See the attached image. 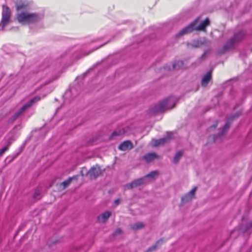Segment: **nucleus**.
I'll return each instance as SVG.
<instances>
[{"instance_id":"27","label":"nucleus","mask_w":252,"mask_h":252,"mask_svg":"<svg viewBox=\"0 0 252 252\" xmlns=\"http://www.w3.org/2000/svg\"><path fill=\"white\" fill-rule=\"evenodd\" d=\"M217 126V123H216V124H214L213 125H212L211 127H210L207 130L208 131H210L212 129V130H214L216 127Z\"/></svg>"},{"instance_id":"20","label":"nucleus","mask_w":252,"mask_h":252,"mask_svg":"<svg viewBox=\"0 0 252 252\" xmlns=\"http://www.w3.org/2000/svg\"><path fill=\"white\" fill-rule=\"evenodd\" d=\"M182 155L183 152L182 151H178V152H177L173 160V163L175 164L177 163L179 161L180 158L182 156Z\"/></svg>"},{"instance_id":"22","label":"nucleus","mask_w":252,"mask_h":252,"mask_svg":"<svg viewBox=\"0 0 252 252\" xmlns=\"http://www.w3.org/2000/svg\"><path fill=\"white\" fill-rule=\"evenodd\" d=\"M143 226L144 225L142 222H137L132 225L131 227L133 229L137 230L142 228Z\"/></svg>"},{"instance_id":"7","label":"nucleus","mask_w":252,"mask_h":252,"mask_svg":"<svg viewBox=\"0 0 252 252\" xmlns=\"http://www.w3.org/2000/svg\"><path fill=\"white\" fill-rule=\"evenodd\" d=\"M11 11L10 8L7 6H3L2 18L0 23V27L1 28L2 30H4L5 26L9 23Z\"/></svg>"},{"instance_id":"16","label":"nucleus","mask_w":252,"mask_h":252,"mask_svg":"<svg viewBox=\"0 0 252 252\" xmlns=\"http://www.w3.org/2000/svg\"><path fill=\"white\" fill-rule=\"evenodd\" d=\"M158 156L154 153H150L146 154L144 157L143 158L147 162H150L156 158H158Z\"/></svg>"},{"instance_id":"31","label":"nucleus","mask_w":252,"mask_h":252,"mask_svg":"<svg viewBox=\"0 0 252 252\" xmlns=\"http://www.w3.org/2000/svg\"><path fill=\"white\" fill-rule=\"evenodd\" d=\"M207 53V51L203 53V54L201 56V59H203V58H205V57L206 56V55Z\"/></svg>"},{"instance_id":"30","label":"nucleus","mask_w":252,"mask_h":252,"mask_svg":"<svg viewBox=\"0 0 252 252\" xmlns=\"http://www.w3.org/2000/svg\"><path fill=\"white\" fill-rule=\"evenodd\" d=\"M70 91H68V92H66L65 94V95H64V96L65 97H67L70 94Z\"/></svg>"},{"instance_id":"28","label":"nucleus","mask_w":252,"mask_h":252,"mask_svg":"<svg viewBox=\"0 0 252 252\" xmlns=\"http://www.w3.org/2000/svg\"><path fill=\"white\" fill-rule=\"evenodd\" d=\"M251 228H252V221L249 222L247 225L246 230H248Z\"/></svg>"},{"instance_id":"15","label":"nucleus","mask_w":252,"mask_h":252,"mask_svg":"<svg viewBox=\"0 0 252 252\" xmlns=\"http://www.w3.org/2000/svg\"><path fill=\"white\" fill-rule=\"evenodd\" d=\"M212 78L211 71L208 72L202 78L201 80V85L203 87H206L209 83Z\"/></svg>"},{"instance_id":"6","label":"nucleus","mask_w":252,"mask_h":252,"mask_svg":"<svg viewBox=\"0 0 252 252\" xmlns=\"http://www.w3.org/2000/svg\"><path fill=\"white\" fill-rule=\"evenodd\" d=\"M40 99L39 96H35L31 99L27 103L24 104L12 117V121H15L22 114H23L27 109L30 108L33 103L39 100Z\"/></svg>"},{"instance_id":"21","label":"nucleus","mask_w":252,"mask_h":252,"mask_svg":"<svg viewBox=\"0 0 252 252\" xmlns=\"http://www.w3.org/2000/svg\"><path fill=\"white\" fill-rule=\"evenodd\" d=\"M205 39H199L197 40H194L192 42V46L194 47H198L204 44Z\"/></svg>"},{"instance_id":"23","label":"nucleus","mask_w":252,"mask_h":252,"mask_svg":"<svg viewBox=\"0 0 252 252\" xmlns=\"http://www.w3.org/2000/svg\"><path fill=\"white\" fill-rule=\"evenodd\" d=\"M162 242V240H160L157 241V243L154 245H153L149 249L148 251L151 252L154 250L158 245L161 244Z\"/></svg>"},{"instance_id":"19","label":"nucleus","mask_w":252,"mask_h":252,"mask_svg":"<svg viewBox=\"0 0 252 252\" xmlns=\"http://www.w3.org/2000/svg\"><path fill=\"white\" fill-rule=\"evenodd\" d=\"M77 176H74L72 177H70L67 180H65L62 182V185L63 187L64 188H65L69 185V184L71 183L73 179H77Z\"/></svg>"},{"instance_id":"12","label":"nucleus","mask_w":252,"mask_h":252,"mask_svg":"<svg viewBox=\"0 0 252 252\" xmlns=\"http://www.w3.org/2000/svg\"><path fill=\"white\" fill-rule=\"evenodd\" d=\"M196 190V188L192 189L188 193L182 197V201L183 203L187 202L190 201L193 198L194 193Z\"/></svg>"},{"instance_id":"25","label":"nucleus","mask_w":252,"mask_h":252,"mask_svg":"<svg viewBox=\"0 0 252 252\" xmlns=\"http://www.w3.org/2000/svg\"><path fill=\"white\" fill-rule=\"evenodd\" d=\"M8 145H7L0 150V156H1L8 149Z\"/></svg>"},{"instance_id":"11","label":"nucleus","mask_w":252,"mask_h":252,"mask_svg":"<svg viewBox=\"0 0 252 252\" xmlns=\"http://www.w3.org/2000/svg\"><path fill=\"white\" fill-rule=\"evenodd\" d=\"M231 121H232V120H230L229 119L227 120V121L225 123L224 126L222 127V128L220 130V131L219 132V133L217 135L214 136V141H215L217 139L218 137H221L226 132V131L228 129V128L230 126V123H231Z\"/></svg>"},{"instance_id":"14","label":"nucleus","mask_w":252,"mask_h":252,"mask_svg":"<svg viewBox=\"0 0 252 252\" xmlns=\"http://www.w3.org/2000/svg\"><path fill=\"white\" fill-rule=\"evenodd\" d=\"M132 144L129 141H126L122 143L119 146V149L122 151H126L132 149Z\"/></svg>"},{"instance_id":"24","label":"nucleus","mask_w":252,"mask_h":252,"mask_svg":"<svg viewBox=\"0 0 252 252\" xmlns=\"http://www.w3.org/2000/svg\"><path fill=\"white\" fill-rule=\"evenodd\" d=\"M39 195H40V191L38 189H37L34 191V193L33 195V197L34 199H38L39 198Z\"/></svg>"},{"instance_id":"29","label":"nucleus","mask_w":252,"mask_h":252,"mask_svg":"<svg viewBox=\"0 0 252 252\" xmlns=\"http://www.w3.org/2000/svg\"><path fill=\"white\" fill-rule=\"evenodd\" d=\"M120 200L119 199H116L115 200L114 203L116 205H118L120 203Z\"/></svg>"},{"instance_id":"26","label":"nucleus","mask_w":252,"mask_h":252,"mask_svg":"<svg viewBox=\"0 0 252 252\" xmlns=\"http://www.w3.org/2000/svg\"><path fill=\"white\" fill-rule=\"evenodd\" d=\"M122 233V230L120 228H117L113 234L114 236H115L118 234H120Z\"/></svg>"},{"instance_id":"8","label":"nucleus","mask_w":252,"mask_h":252,"mask_svg":"<svg viewBox=\"0 0 252 252\" xmlns=\"http://www.w3.org/2000/svg\"><path fill=\"white\" fill-rule=\"evenodd\" d=\"M173 133L169 132L167 133L166 137L159 139H153L151 141V145L153 147H157L160 145L163 144L167 142L172 138Z\"/></svg>"},{"instance_id":"13","label":"nucleus","mask_w":252,"mask_h":252,"mask_svg":"<svg viewBox=\"0 0 252 252\" xmlns=\"http://www.w3.org/2000/svg\"><path fill=\"white\" fill-rule=\"evenodd\" d=\"M111 213L106 211L97 217V221L99 222H105L111 216Z\"/></svg>"},{"instance_id":"5","label":"nucleus","mask_w":252,"mask_h":252,"mask_svg":"<svg viewBox=\"0 0 252 252\" xmlns=\"http://www.w3.org/2000/svg\"><path fill=\"white\" fill-rule=\"evenodd\" d=\"M158 175V172L154 171L146 175L145 177L135 180L129 184H127L124 186L125 189H132L144 184L147 178H153L155 176Z\"/></svg>"},{"instance_id":"9","label":"nucleus","mask_w":252,"mask_h":252,"mask_svg":"<svg viewBox=\"0 0 252 252\" xmlns=\"http://www.w3.org/2000/svg\"><path fill=\"white\" fill-rule=\"evenodd\" d=\"M29 3L26 0H17L16 1V8L17 12L26 11L29 9Z\"/></svg>"},{"instance_id":"17","label":"nucleus","mask_w":252,"mask_h":252,"mask_svg":"<svg viewBox=\"0 0 252 252\" xmlns=\"http://www.w3.org/2000/svg\"><path fill=\"white\" fill-rule=\"evenodd\" d=\"M124 133H125V130H124L123 128H122V129L115 130L112 132L110 138L111 139H113L115 136H120V135L124 134Z\"/></svg>"},{"instance_id":"32","label":"nucleus","mask_w":252,"mask_h":252,"mask_svg":"<svg viewBox=\"0 0 252 252\" xmlns=\"http://www.w3.org/2000/svg\"><path fill=\"white\" fill-rule=\"evenodd\" d=\"M84 170H85L86 171V168H85V169H84V168H83V169L81 170V174H82V176H84L83 172H84Z\"/></svg>"},{"instance_id":"4","label":"nucleus","mask_w":252,"mask_h":252,"mask_svg":"<svg viewBox=\"0 0 252 252\" xmlns=\"http://www.w3.org/2000/svg\"><path fill=\"white\" fill-rule=\"evenodd\" d=\"M244 36L245 33L242 31L235 34L234 36L223 46L220 53H222L234 49L236 44L241 41Z\"/></svg>"},{"instance_id":"3","label":"nucleus","mask_w":252,"mask_h":252,"mask_svg":"<svg viewBox=\"0 0 252 252\" xmlns=\"http://www.w3.org/2000/svg\"><path fill=\"white\" fill-rule=\"evenodd\" d=\"M177 99L172 96H169L155 105L153 108L154 113L163 112L172 108L175 105Z\"/></svg>"},{"instance_id":"2","label":"nucleus","mask_w":252,"mask_h":252,"mask_svg":"<svg viewBox=\"0 0 252 252\" xmlns=\"http://www.w3.org/2000/svg\"><path fill=\"white\" fill-rule=\"evenodd\" d=\"M199 18H197L190 25L182 29L179 33L176 34L177 37L184 34L189 33L193 30L201 31L204 30L205 28L209 25L210 21L208 18H206L204 21L201 22L198 24Z\"/></svg>"},{"instance_id":"18","label":"nucleus","mask_w":252,"mask_h":252,"mask_svg":"<svg viewBox=\"0 0 252 252\" xmlns=\"http://www.w3.org/2000/svg\"><path fill=\"white\" fill-rule=\"evenodd\" d=\"M183 66V62L181 61H177L172 64L173 69H179Z\"/></svg>"},{"instance_id":"1","label":"nucleus","mask_w":252,"mask_h":252,"mask_svg":"<svg viewBox=\"0 0 252 252\" xmlns=\"http://www.w3.org/2000/svg\"><path fill=\"white\" fill-rule=\"evenodd\" d=\"M44 18L41 13L30 12L28 11H19L16 15L17 21L22 24H34L41 21Z\"/></svg>"},{"instance_id":"33","label":"nucleus","mask_w":252,"mask_h":252,"mask_svg":"<svg viewBox=\"0 0 252 252\" xmlns=\"http://www.w3.org/2000/svg\"><path fill=\"white\" fill-rule=\"evenodd\" d=\"M105 44H106V43H104V44H102V45H100V46L98 47V48H99V47H101V46H102L103 45H105ZM95 49H96V48Z\"/></svg>"},{"instance_id":"10","label":"nucleus","mask_w":252,"mask_h":252,"mask_svg":"<svg viewBox=\"0 0 252 252\" xmlns=\"http://www.w3.org/2000/svg\"><path fill=\"white\" fill-rule=\"evenodd\" d=\"M101 173V169L98 165H95L92 167L90 170L87 172V175H89L90 178L92 179H95Z\"/></svg>"}]
</instances>
